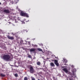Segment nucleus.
<instances>
[{"label": "nucleus", "instance_id": "nucleus-6", "mask_svg": "<svg viewBox=\"0 0 80 80\" xmlns=\"http://www.w3.org/2000/svg\"><path fill=\"white\" fill-rule=\"evenodd\" d=\"M7 37L9 40H13L14 39V38L13 37L10 36L9 35H8Z\"/></svg>", "mask_w": 80, "mask_h": 80}, {"label": "nucleus", "instance_id": "nucleus-7", "mask_svg": "<svg viewBox=\"0 0 80 80\" xmlns=\"http://www.w3.org/2000/svg\"><path fill=\"white\" fill-rule=\"evenodd\" d=\"M25 13L21 11L20 12V15L21 16H22V17H24Z\"/></svg>", "mask_w": 80, "mask_h": 80}, {"label": "nucleus", "instance_id": "nucleus-23", "mask_svg": "<svg viewBox=\"0 0 80 80\" xmlns=\"http://www.w3.org/2000/svg\"><path fill=\"white\" fill-rule=\"evenodd\" d=\"M11 34L13 35H15V34L13 33L12 32Z\"/></svg>", "mask_w": 80, "mask_h": 80}, {"label": "nucleus", "instance_id": "nucleus-14", "mask_svg": "<svg viewBox=\"0 0 80 80\" xmlns=\"http://www.w3.org/2000/svg\"><path fill=\"white\" fill-rule=\"evenodd\" d=\"M24 17H29V16H28V14L25 13V14H24Z\"/></svg>", "mask_w": 80, "mask_h": 80}, {"label": "nucleus", "instance_id": "nucleus-10", "mask_svg": "<svg viewBox=\"0 0 80 80\" xmlns=\"http://www.w3.org/2000/svg\"><path fill=\"white\" fill-rule=\"evenodd\" d=\"M0 75L1 77H5L6 76L5 74H4L3 73H1L0 74Z\"/></svg>", "mask_w": 80, "mask_h": 80}, {"label": "nucleus", "instance_id": "nucleus-1", "mask_svg": "<svg viewBox=\"0 0 80 80\" xmlns=\"http://www.w3.org/2000/svg\"><path fill=\"white\" fill-rule=\"evenodd\" d=\"M10 58H11L10 56L8 54H5L2 56V59L3 60L7 62L10 60Z\"/></svg>", "mask_w": 80, "mask_h": 80}, {"label": "nucleus", "instance_id": "nucleus-17", "mask_svg": "<svg viewBox=\"0 0 80 80\" xmlns=\"http://www.w3.org/2000/svg\"><path fill=\"white\" fill-rule=\"evenodd\" d=\"M76 72V69L75 68L73 69L72 70V72L73 73H74V72Z\"/></svg>", "mask_w": 80, "mask_h": 80}, {"label": "nucleus", "instance_id": "nucleus-21", "mask_svg": "<svg viewBox=\"0 0 80 80\" xmlns=\"http://www.w3.org/2000/svg\"><path fill=\"white\" fill-rule=\"evenodd\" d=\"M32 80H35V78H32Z\"/></svg>", "mask_w": 80, "mask_h": 80}, {"label": "nucleus", "instance_id": "nucleus-3", "mask_svg": "<svg viewBox=\"0 0 80 80\" xmlns=\"http://www.w3.org/2000/svg\"><path fill=\"white\" fill-rule=\"evenodd\" d=\"M52 62H53V61H54V63L56 66H57V67L59 66V63H58V60L56 59H55L54 60H52Z\"/></svg>", "mask_w": 80, "mask_h": 80}, {"label": "nucleus", "instance_id": "nucleus-27", "mask_svg": "<svg viewBox=\"0 0 80 80\" xmlns=\"http://www.w3.org/2000/svg\"><path fill=\"white\" fill-rule=\"evenodd\" d=\"M69 80H72V79L70 78Z\"/></svg>", "mask_w": 80, "mask_h": 80}, {"label": "nucleus", "instance_id": "nucleus-16", "mask_svg": "<svg viewBox=\"0 0 80 80\" xmlns=\"http://www.w3.org/2000/svg\"><path fill=\"white\" fill-rule=\"evenodd\" d=\"M32 46L33 47H38L37 45H34V44H32Z\"/></svg>", "mask_w": 80, "mask_h": 80}, {"label": "nucleus", "instance_id": "nucleus-4", "mask_svg": "<svg viewBox=\"0 0 80 80\" xmlns=\"http://www.w3.org/2000/svg\"><path fill=\"white\" fill-rule=\"evenodd\" d=\"M62 70L64 71V72H65V73H68V71L67 69H66V68H64V67H62Z\"/></svg>", "mask_w": 80, "mask_h": 80}, {"label": "nucleus", "instance_id": "nucleus-12", "mask_svg": "<svg viewBox=\"0 0 80 80\" xmlns=\"http://www.w3.org/2000/svg\"><path fill=\"white\" fill-rule=\"evenodd\" d=\"M37 64L39 66H40V65H41V63H40V62L38 61L37 62Z\"/></svg>", "mask_w": 80, "mask_h": 80}, {"label": "nucleus", "instance_id": "nucleus-11", "mask_svg": "<svg viewBox=\"0 0 80 80\" xmlns=\"http://www.w3.org/2000/svg\"><path fill=\"white\" fill-rule=\"evenodd\" d=\"M50 65L51 67H55V65L53 62H51L50 63Z\"/></svg>", "mask_w": 80, "mask_h": 80}, {"label": "nucleus", "instance_id": "nucleus-9", "mask_svg": "<svg viewBox=\"0 0 80 80\" xmlns=\"http://www.w3.org/2000/svg\"><path fill=\"white\" fill-rule=\"evenodd\" d=\"M37 50L38 51H39V52H42V53H43V51L42 49L40 48H37Z\"/></svg>", "mask_w": 80, "mask_h": 80}, {"label": "nucleus", "instance_id": "nucleus-28", "mask_svg": "<svg viewBox=\"0 0 80 80\" xmlns=\"http://www.w3.org/2000/svg\"><path fill=\"white\" fill-rule=\"evenodd\" d=\"M0 5H2V3H1V2H0Z\"/></svg>", "mask_w": 80, "mask_h": 80}, {"label": "nucleus", "instance_id": "nucleus-22", "mask_svg": "<svg viewBox=\"0 0 80 80\" xmlns=\"http://www.w3.org/2000/svg\"><path fill=\"white\" fill-rule=\"evenodd\" d=\"M30 40V38H28L27 39V40Z\"/></svg>", "mask_w": 80, "mask_h": 80}, {"label": "nucleus", "instance_id": "nucleus-2", "mask_svg": "<svg viewBox=\"0 0 80 80\" xmlns=\"http://www.w3.org/2000/svg\"><path fill=\"white\" fill-rule=\"evenodd\" d=\"M30 72L31 73H33L35 72V70L33 69V68L32 66H31L30 68Z\"/></svg>", "mask_w": 80, "mask_h": 80}, {"label": "nucleus", "instance_id": "nucleus-26", "mask_svg": "<svg viewBox=\"0 0 80 80\" xmlns=\"http://www.w3.org/2000/svg\"><path fill=\"white\" fill-rule=\"evenodd\" d=\"M33 40H35V38H34L32 39Z\"/></svg>", "mask_w": 80, "mask_h": 80}, {"label": "nucleus", "instance_id": "nucleus-18", "mask_svg": "<svg viewBox=\"0 0 80 80\" xmlns=\"http://www.w3.org/2000/svg\"><path fill=\"white\" fill-rule=\"evenodd\" d=\"M63 60H64V62L66 63H67L68 62L67 60L66 59H64Z\"/></svg>", "mask_w": 80, "mask_h": 80}, {"label": "nucleus", "instance_id": "nucleus-20", "mask_svg": "<svg viewBox=\"0 0 80 80\" xmlns=\"http://www.w3.org/2000/svg\"><path fill=\"white\" fill-rule=\"evenodd\" d=\"M14 76L16 77H18V74H17V73L15 74V75H14Z\"/></svg>", "mask_w": 80, "mask_h": 80}, {"label": "nucleus", "instance_id": "nucleus-24", "mask_svg": "<svg viewBox=\"0 0 80 80\" xmlns=\"http://www.w3.org/2000/svg\"><path fill=\"white\" fill-rule=\"evenodd\" d=\"M28 44H30V42L29 41L28 42Z\"/></svg>", "mask_w": 80, "mask_h": 80}, {"label": "nucleus", "instance_id": "nucleus-15", "mask_svg": "<svg viewBox=\"0 0 80 80\" xmlns=\"http://www.w3.org/2000/svg\"><path fill=\"white\" fill-rule=\"evenodd\" d=\"M28 57L29 58H32V56L29 55V54L28 53Z\"/></svg>", "mask_w": 80, "mask_h": 80}, {"label": "nucleus", "instance_id": "nucleus-30", "mask_svg": "<svg viewBox=\"0 0 80 80\" xmlns=\"http://www.w3.org/2000/svg\"><path fill=\"white\" fill-rule=\"evenodd\" d=\"M8 34H10V33H8Z\"/></svg>", "mask_w": 80, "mask_h": 80}, {"label": "nucleus", "instance_id": "nucleus-5", "mask_svg": "<svg viewBox=\"0 0 80 80\" xmlns=\"http://www.w3.org/2000/svg\"><path fill=\"white\" fill-rule=\"evenodd\" d=\"M3 12L4 13H10V10L8 9H4Z\"/></svg>", "mask_w": 80, "mask_h": 80}, {"label": "nucleus", "instance_id": "nucleus-25", "mask_svg": "<svg viewBox=\"0 0 80 80\" xmlns=\"http://www.w3.org/2000/svg\"><path fill=\"white\" fill-rule=\"evenodd\" d=\"M53 79H54V80H55V77H53Z\"/></svg>", "mask_w": 80, "mask_h": 80}, {"label": "nucleus", "instance_id": "nucleus-13", "mask_svg": "<svg viewBox=\"0 0 80 80\" xmlns=\"http://www.w3.org/2000/svg\"><path fill=\"white\" fill-rule=\"evenodd\" d=\"M18 42H17V44H22V41H21V40H20V41H18Z\"/></svg>", "mask_w": 80, "mask_h": 80}, {"label": "nucleus", "instance_id": "nucleus-19", "mask_svg": "<svg viewBox=\"0 0 80 80\" xmlns=\"http://www.w3.org/2000/svg\"><path fill=\"white\" fill-rule=\"evenodd\" d=\"M24 80H28V78L27 77H25L24 79Z\"/></svg>", "mask_w": 80, "mask_h": 80}, {"label": "nucleus", "instance_id": "nucleus-29", "mask_svg": "<svg viewBox=\"0 0 80 80\" xmlns=\"http://www.w3.org/2000/svg\"><path fill=\"white\" fill-rule=\"evenodd\" d=\"M14 18H16V17L14 16Z\"/></svg>", "mask_w": 80, "mask_h": 80}, {"label": "nucleus", "instance_id": "nucleus-8", "mask_svg": "<svg viewBox=\"0 0 80 80\" xmlns=\"http://www.w3.org/2000/svg\"><path fill=\"white\" fill-rule=\"evenodd\" d=\"M35 50H36V49L35 48H33L32 49H30V52H35Z\"/></svg>", "mask_w": 80, "mask_h": 80}]
</instances>
